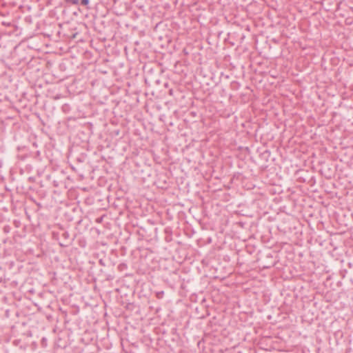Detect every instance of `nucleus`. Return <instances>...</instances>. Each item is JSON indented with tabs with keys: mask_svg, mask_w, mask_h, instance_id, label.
Returning <instances> with one entry per match:
<instances>
[{
	"mask_svg": "<svg viewBox=\"0 0 353 353\" xmlns=\"http://www.w3.org/2000/svg\"><path fill=\"white\" fill-rule=\"evenodd\" d=\"M65 3L68 5H78L79 3V0H64Z\"/></svg>",
	"mask_w": 353,
	"mask_h": 353,
	"instance_id": "1",
	"label": "nucleus"
},
{
	"mask_svg": "<svg viewBox=\"0 0 353 353\" xmlns=\"http://www.w3.org/2000/svg\"><path fill=\"white\" fill-rule=\"evenodd\" d=\"M89 2H90L89 0H81L80 3L82 6H86L87 8H89V7L88 6L89 4Z\"/></svg>",
	"mask_w": 353,
	"mask_h": 353,
	"instance_id": "2",
	"label": "nucleus"
},
{
	"mask_svg": "<svg viewBox=\"0 0 353 353\" xmlns=\"http://www.w3.org/2000/svg\"><path fill=\"white\" fill-rule=\"evenodd\" d=\"M62 237L64 239V240L68 241L69 238H70V234H69V233L68 232H64L62 234Z\"/></svg>",
	"mask_w": 353,
	"mask_h": 353,
	"instance_id": "3",
	"label": "nucleus"
},
{
	"mask_svg": "<svg viewBox=\"0 0 353 353\" xmlns=\"http://www.w3.org/2000/svg\"><path fill=\"white\" fill-rule=\"evenodd\" d=\"M163 295H164L163 291L158 292L156 294V296L158 299H162L163 297Z\"/></svg>",
	"mask_w": 353,
	"mask_h": 353,
	"instance_id": "4",
	"label": "nucleus"
},
{
	"mask_svg": "<svg viewBox=\"0 0 353 353\" xmlns=\"http://www.w3.org/2000/svg\"><path fill=\"white\" fill-rule=\"evenodd\" d=\"M2 24L4 25V26H10L11 25V23L3 21Z\"/></svg>",
	"mask_w": 353,
	"mask_h": 353,
	"instance_id": "5",
	"label": "nucleus"
},
{
	"mask_svg": "<svg viewBox=\"0 0 353 353\" xmlns=\"http://www.w3.org/2000/svg\"><path fill=\"white\" fill-rule=\"evenodd\" d=\"M169 94L171 96L173 95V90L172 89L169 90Z\"/></svg>",
	"mask_w": 353,
	"mask_h": 353,
	"instance_id": "6",
	"label": "nucleus"
},
{
	"mask_svg": "<svg viewBox=\"0 0 353 353\" xmlns=\"http://www.w3.org/2000/svg\"><path fill=\"white\" fill-rule=\"evenodd\" d=\"M60 245H61V246H62V247H63V246H65L66 245H65V244H64V243H60Z\"/></svg>",
	"mask_w": 353,
	"mask_h": 353,
	"instance_id": "7",
	"label": "nucleus"
}]
</instances>
